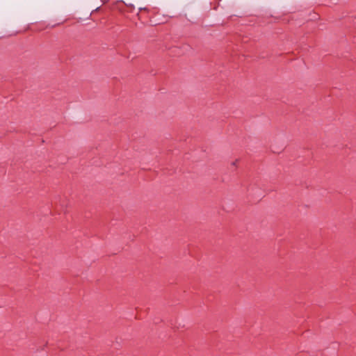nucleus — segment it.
Here are the masks:
<instances>
[{
	"instance_id": "1",
	"label": "nucleus",
	"mask_w": 356,
	"mask_h": 356,
	"mask_svg": "<svg viewBox=\"0 0 356 356\" xmlns=\"http://www.w3.org/2000/svg\"><path fill=\"white\" fill-rule=\"evenodd\" d=\"M238 162V159H236L235 161H232L231 163V165L232 166H234V167H236V165H237V163Z\"/></svg>"
}]
</instances>
